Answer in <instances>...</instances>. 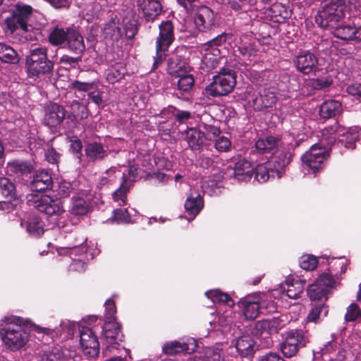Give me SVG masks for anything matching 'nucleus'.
Returning a JSON list of instances; mask_svg holds the SVG:
<instances>
[{
	"mask_svg": "<svg viewBox=\"0 0 361 361\" xmlns=\"http://www.w3.org/2000/svg\"><path fill=\"white\" fill-rule=\"evenodd\" d=\"M6 326L0 333L5 345L12 351L23 348L29 341L30 334L20 317H11L6 319Z\"/></svg>",
	"mask_w": 361,
	"mask_h": 361,
	"instance_id": "obj_1",
	"label": "nucleus"
},
{
	"mask_svg": "<svg viewBox=\"0 0 361 361\" xmlns=\"http://www.w3.org/2000/svg\"><path fill=\"white\" fill-rule=\"evenodd\" d=\"M346 6L343 0H329L315 16L316 23L322 27L331 30L336 27L345 17Z\"/></svg>",
	"mask_w": 361,
	"mask_h": 361,
	"instance_id": "obj_2",
	"label": "nucleus"
},
{
	"mask_svg": "<svg viewBox=\"0 0 361 361\" xmlns=\"http://www.w3.org/2000/svg\"><path fill=\"white\" fill-rule=\"evenodd\" d=\"M25 66L29 77L37 78L49 74L54 67L53 63L48 59L47 49L44 47L30 50L26 57Z\"/></svg>",
	"mask_w": 361,
	"mask_h": 361,
	"instance_id": "obj_3",
	"label": "nucleus"
},
{
	"mask_svg": "<svg viewBox=\"0 0 361 361\" xmlns=\"http://www.w3.org/2000/svg\"><path fill=\"white\" fill-rule=\"evenodd\" d=\"M235 85V72L232 69L224 68L218 75L213 77V81L207 87L206 91L212 97L223 96L231 92Z\"/></svg>",
	"mask_w": 361,
	"mask_h": 361,
	"instance_id": "obj_4",
	"label": "nucleus"
},
{
	"mask_svg": "<svg viewBox=\"0 0 361 361\" xmlns=\"http://www.w3.org/2000/svg\"><path fill=\"white\" fill-rule=\"evenodd\" d=\"M26 198L30 205L48 216H55L56 220L65 212L61 201L58 198L54 199L49 195H40L37 193L29 194Z\"/></svg>",
	"mask_w": 361,
	"mask_h": 361,
	"instance_id": "obj_5",
	"label": "nucleus"
},
{
	"mask_svg": "<svg viewBox=\"0 0 361 361\" xmlns=\"http://www.w3.org/2000/svg\"><path fill=\"white\" fill-rule=\"evenodd\" d=\"M174 39L173 26L171 21L163 22L159 25V35L156 42L157 54L154 56V68L159 66L166 56V51Z\"/></svg>",
	"mask_w": 361,
	"mask_h": 361,
	"instance_id": "obj_6",
	"label": "nucleus"
},
{
	"mask_svg": "<svg viewBox=\"0 0 361 361\" xmlns=\"http://www.w3.org/2000/svg\"><path fill=\"white\" fill-rule=\"evenodd\" d=\"M336 281L332 276L330 270L319 276L316 281L310 285L307 289V294L312 301H318L324 303L326 300V294L329 288H333Z\"/></svg>",
	"mask_w": 361,
	"mask_h": 361,
	"instance_id": "obj_7",
	"label": "nucleus"
},
{
	"mask_svg": "<svg viewBox=\"0 0 361 361\" xmlns=\"http://www.w3.org/2000/svg\"><path fill=\"white\" fill-rule=\"evenodd\" d=\"M225 42L226 36L221 35L204 44L201 47L202 63L207 71L216 68L219 64V60L221 59L219 47Z\"/></svg>",
	"mask_w": 361,
	"mask_h": 361,
	"instance_id": "obj_8",
	"label": "nucleus"
},
{
	"mask_svg": "<svg viewBox=\"0 0 361 361\" xmlns=\"http://www.w3.org/2000/svg\"><path fill=\"white\" fill-rule=\"evenodd\" d=\"M329 155V149L314 144L302 156L301 159L310 171L316 173L324 166V161Z\"/></svg>",
	"mask_w": 361,
	"mask_h": 361,
	"instance_id": "obj_9",
	"label": "nucleus"
},
{
	"mask_svg": "<svg viewBox=\"0 0 361 361\" xmlns=\"http://www.w3.org/2000/svg\"><path fill=\"white\" fill-rule=\"evenodd\" d=\"M32 8L25 4H18L12 15L6 19V25L11 33L18 29L23 31L27 30V20L32 14Z\"/></svg>",
	"mask_w": 361,
	"mask_h": 361,
	"instance_id": "obj_10",
	"label": "nucleus"
},
{
	"mask_svg": "<svg viewBox=\"0 0 361 361\" xmlns=\"http://www.w3.org/2000/svg\"><path fill=\"white\" fill-rule=\"evenodd\" d=\"M291 158L292 153L290 150L282 147L276 149L268 158L269 161L267 162L269 167L274 169L278 178L282 176L283 169L289 164Z\"/></svg>",
	"mask_w": 361,
	"mask_h": 361,
	"instance_id": "obj_11",
	"label": "nucleus"
},
{
	"mask_svg": "<svg viewBox=\"0 0 361 361\" xmlns=\"http://www.w3.org/2000/svg\"><path fill=\"white\" fill-rule=\"evenodd\" d=\"M293 63L296 69L303 74L315 73L318 69V59L310 51H300L293 59Z\"/></svg>",
	"mask_w": 361,
	"mask_h": 361,
	"instance_id": "obj_12",
	"label": "nucleus"
},
{
	"mask_svg": "<svg viewBox=\"0 0 361 361\" xmlns=\"http://www.w3.org/2000/svg\"><path fill=\"white\" fill-rule=\"evenodd\" d=\"M242 314L247 319H255L260 313V295H249L238 302Z\"/></svg>",
	"mask_w": 361,
	"mask_h": 361,
	"instance_id": "obj_13",
	"label": "nucleus"
},
{
	"mask_svg": "<svg viewBox=\"0 0 361 361\" xmlns=\"http://www.w3.org/2000/svg\"><path fill=\"white\" fill-rule=\"evenodd\" d=\"M80 341L85 354L90 357H94L98 355L99 342L89 327L82 326L80 329Z\"/></svg>",
	"mask_w": 361,
	"mask_h": 361,
	"instance_id": "obj_14",
	"label": "nucleus"
},
{
	"mask_svg": "<svg viewBox=\"0 0 361 361\" xmlns=\"http://www.w3.org/2000/svg\"><path fill=\"white\" fill-rule=\"evenodd\" d=\"M121 326L116 320H106L103 326L102 336L106 343V348L122 341Z\"/></svg>",
	"mask_w": 361,
	"mask_h": 361,
	"instance_id": "obj_15",
	"label": "nucleus"
},
{
	"mask_svg": "<svg viewBox=\"0 0 361 361\" xmlns=\"http://www.w3.org/2000/svg\"><path fill=\"white\" fill-rule=\"evenodd\" d=\"M345 132V128L336 123L333 126L324 128L320 132V135H318L320 139L319 143L317 144L329 149V147L334 145L338 140V137L343 135Z\"/></svg>",
	"mask_w": 361,
	"mask_h": 361,
	"instance_id": "obj_16",
	"label": "nucleus"
},
{
	"mask_svg": "<svg viewBox=\"0 0 361 361\" xmlns=\"http://www.w3.org/2000/svg\"><path fill=\"white\" fill-rule=\"evenodd\" d=\"M204 207V202L200 192L191 190L185 202L186 219L192 221L200 212Z\"/></svg>",
	"mask_w": 361,
	"mask_h": 361,
	"instance_id": "obj_17",
	"label": "nucleus"
},
{
	"mask_svg": "<svg viewBox=\"0 0 361 361\" xmlns=\"http://www.w3.org/2000/svg\"><path fill=\"white\" fill-rule=\"evenodd\" d=\"M197 347L196 340L190 338H188L185 343H181L177 341L167 343L163 346V351L164 353L171 355L182 352L190 354L193 353Z\"/></svg>",
	"mask_w": 361,
	"mask_h": 361,
	"instance_id": "obj_18",
	"label": "nucleus"
},
{
	"mask_svg": "<svg viewBox=\"0 0 361 361\" xmlns=\"http://www.w3.org/2000/svg\"><path fill=\"white\" fill-rule=\"evenodd\" d=\"M194 23L200 31L209 30L214 24V14L209 7L201 6L196 13Z\"/></svg>",
	"mask_w": 361,
	"mask_h": 361,
	"instance_id": "obj_19",
	"label": "nucleus"
},
{
	"mask_svg": "<svg viewBox=\"0 0 361 361\" xmlns=\"http://www.w3.org/2000/svg\"><path fill=\"white\" fill-rule=\"evenodd\" d=\"M137 6L147 21H153L162 11L159 0H138Z\"/></svg>",
	"mask_w": 361,
	"mask_h": 361,
	"instance_id": "obj_20",
	"label": "nucleus"
},
{
	"mask_svg": "<svg viewBox=\"0 0 361 361\" xmlns=\"http://www.w3.org/2000/svg\"><path fill=\"white\" fill-rule=\"evenodd\" d=\"M66 116L65 109L63 106L52 104L49 105L44 116V123L50 127H56L59 125Z\"/></svg>",
	"mask_w": 361,
	"mask_h": 361,
	"instance_id": "obj_21",
	"label": "nucleus"
},
{
	"mask_svg": "<svg viewBox=\"0 0 361 361\" xmlns=\"http://www.w3.org/2000/svg\"><path fill=\"white\" fill-rule=\"evenodd\" d=\"M238 43V50L245 59H249L256 54V42L251 34L240 36Z\"/></svg>",
	"mask_w": 361,
	"mask_h": 361,
	"instance_id": "obj_22",
	"label": "nucleus"
},
{
	"mask_svg": "<svg viewBox=\"0 0 361 361\" xmlns=\"http://www.w3.org/2000/svg\"><path fill=\"white\" fill-rule=\"evenodd\" d=\"M102 32L105 38L111 40H118L121 37V27L119 18L116 15L111 16L110 20L104 24Z\"/></svg>",
	"mask_w": 361,
	"mask_h": 361,
	"instance_id": "obj_23",
	"label": "nucleus"
},
{
	"mask_svg": "<svg viewBox=\"0 0 361 361\" xmlns=\"http://www.w3.org/2000/svg\"><path fill=\"white\" fill-rule=\"evenodd\" d=\"M253 166L250 161L245 159L238 161L234 169V176L239 181L247 182L252 176Z\"/></svg>",
	"mask_w": 361,
	"mask_h": 361,
	"instance_id": "obj_24",
	"label": "nucleus"
},
{
	"mask_svg": "<svg viewBox=\"0 0 361 361\" xmlns=\"http://www.w3.org/2000/svg\"><path fill=\"white\" fill-rule=\"evenodd\" d=\"M279 143V140L272 136L260 138L255 143V153L264 155L268 159Z\"/></svg>",
	"mask_w": 361,
	"mask_h": 361,
	"instance_id": "obj_25",
	"label": "nucleus"
},
{
	"mask_svg": "<svg viewBox=\"0 0 361 361\" xmlns=\"http://www.w3.org/2000/svg\"><path fill=\"white\" fill-rule=\"evenodd\" d=\"M52 185L51 176L45 171L37 173L30 183L32 191L42 192L49 188Z\"/></svg>",
	"mask_w": 361,
	"mask_h": 361,
	"instance_id": "obj_26",
	"label": "nucleus"
},
{
	"mask_svg": "<svg viewBox=\"0 0 361 361\" xmlns=\"http://www.w3.org/2000/svg\"><path fill=\"white\" fill-rule=\"evenodd\" d=\"M281 288L286 296L291 299L298 298L304 290V283L300 279H287Z\"/></svg>",
	"mask_w": 361,
	"mask_h": 361,
	"instance_id": "obj_27",
	"label": "nucleus"
},
{
	"mask_svg": "<svg viewBox=\"0 0 361 361\" xmlns=\"http://www.w3.org/2000/svg\"><path fill=\"white\" fill-rule=\"evenodd\" d=\"M186 140L192 149H197L204 144L205 136L200 127V128H190L186 132Z\"/></svg>",
	"mask_w": 361,
	"mask_h": 361,
	"instance_id": "obj_28",
	"label": "nucleus"
},
{
	"mask_svg": "<svg viewBox=\"0 0 361 361\" xmlns=\"http://www.w3.org/2000/svg\"><path fill=\"white\" fill-rule=\"evenodd\" d=\"M68 37L67 44L70 50L75 54H81L85 51L83 37L78 32L71 30L69 31Z\"/></svg>",
	"mask_w": 361,
	"mask_h": 361,
	"instance_id": "obj_29",
	"label": "nucleus"
},
{
	"mask_svg": "<svg viewBox=\"0 0 361 361\" xmlns=\"http://www.w3.org/2000/svg\"><path fill=\"white\" fill-rule=\"evenodd\" d=\"M341 111V104L336 100L324 102L320 106L319 114L324 118H329L338 114Z\"/></svg>",
	"mask_w": 361,
	"mask_h": 361,
	"instance_id": "obj_30",
	"label": "nucleus"
},
{
	"mask_svg": "<svg viewBox=\"0 0 361 361\" xmlns=\"http://www.w3.org/2000/svg\"><path fill=\"white\" fill-rule=\"evenodd\" d=\"M309 341L307 332L302 330H291L287 332L285 342L294 344L298 348L304 347Z\"/></svg>",
	"mask_w": 361,
	"mask_h": 361,
	"instance_id": "obj_31",
	"label": "nucleus"
},
{
	"mask_svg": "<svg viewBox=\"0 0 361 361\" xmlns=\"http://www.w3.org/2000/svg\"><path fill=\"white\" fill-rule=\"evenodd\" d=\"M89 207L88 203L82 197L73 196L71 199L69 212L75 216H83L87 213Z\"/></svg>",
	"mask_w": 361,
	"mask_h": 361,
	"instance_id": "obj_32",
	"label": "nucleus"
},
{
	"mask_svg": "<svg viewBox=\"0 0 361 361\" xmlns=\"http://www.w3.org/2000/svg\"><path fill=\"white\" fill-rule=\"evenodd\" d=\"M189 361H224L221 360V352L219 349L207 348L202 353H198L190 357Z\"/></svg>",
	"mask_w": 361,
	"mask_h": 361,
	"instance_id": "obj_33",
	"label": "nucleus"
},
{
	"mask_svg": "<svg viewBox=\"0 0 361 361\" xmlns=\"http://www.w3.org/2000/svg\"><path fill=\"white\" fill-rule=\"evenodd\" d=\"M255 342L249 336L239 338L235 344V349L241 356H248L254 351Z\"/></svg>",
	"mask_w": 361,
	"mask_h": 361,
	"instance_id": "obj_34",
	"label": "nucleus"
},
{
	"mask_svg": "<svg viewBox=\"0 0 361 361\" xmlns=\"http://www.w3.org/2000/svg\"><path fill=\"white\" fill-rule=\"evenodd\" d=\"M202 192L209 196L218 195L221 192L222 183L212 178H204L201 181Z\"/></svg>",
	"mask_w": 361,
	"mask_h": 361,
	"instance_id": "obj_35",
	"label": "nucleus"
},
{
	"mask_svg": "<svg viewBox=\"0 0 361 361\" xmlns=\"http://www.w3.org/2000/svg\"><path fill=\"white\" fill-rule=\"evenodd\" d=\"M276 172L271 167H269L268 162L262 164H258L255 167V178L259 183H265L269 180L270 178H275Z\"/></svg>",
	"mask_w": 361,
	"mask_h": 361,
	"instance_id": "obj_36",
	"label": "nucleus"
},
{
	"mask_svg": "<svg viewBox=\"0 0 361 361\" xmlns=\"http://www.w3.org/2000/svg\"><path fill=\"white\" fill-rule=\"evenodd\" d=\"M71 115L77 122H82L89 116V111L86 105L73 101L70 105Z\"/></svg>",
	"mask_w": 361,
	"mask_h": 361,
	"instance_id": "obj_37",
	"label": "nucleus"
},
{
	"mask_svg": "<svg viewBox=\"0 0 361 361\" xmlns=\"http://www.w3.org/2000/svg\"><path fill=\"white\" fill-rule=\"evenodd\" d=\"M85 151L86 156L91 160L103 159L107 154L103 146L97 142L87 143Z\"/></svg>",
	"mask_w": 361,
	"mask_h": 361,
	"instance_id": "obj_38",
	"label": "nucleus"
},
{
	"mask_svg": "<svg viewBox=\"0 0 361 361\" xmlns=\"http://www.w3.org/2000/svg\"><path fill=\"white\" fill-rule=\"evenodd\" d=\"M328 312V307L324 303H319L312 307L307 316V322L318 323L326 317Z\"/></svg>",
	"mask_w": 361,
	"mask_h": 361,
	"instance_id": "obj_39",
	"label": "nucleus"
},
{
	"mask_svg": "<svg viewBox=\"0 0 361 361\" xmlns=\"http://www.w3.org/2000/svg\"><path fill=\"white\" fill-rule=\"evenodd\" d=\"M205 295L213 302L225 304L230 307H233L235 304L234 301L227 293H223L219 289L207 291Z\"/></svg>",
	"mask_w": 361,
	"mask_h": 361,
	"instance_id": "obj_40",
	"label": "nucleus"
},
{
	"mask_svg": "<svg viewBox=\"0 0 361 361\" xmlns=\"http://www.w3.org/2000/svg\"><path fill=\"white\" fill-rule=\"evenodd\" d=\"M337 38L343 40H353L355 38V27L350 25H343L341 22L336 27L330 30Z\"/></svg>",
	"mask_w": 361,
	"mask_h": 361,
	"instance_id": "obj_41",
	"label": "nucleus"
},
{
	"mask_svg": "<svg viewBox=\"0 0 361 361\" xmlns=\"http://www.w3.org/2000/svg\"><path fill=\"white\" fill-rule=\"evenodd\" d=\"M130 188L128 181L126 180V176H124V181H122L120 188L112 194L113 200L118 206H123L127 204V193Z\"/></svg>",
	"mask_w": 361,
	"mask_h": 361,
	"instance_id": "obj_42",
	"label": "nucleus"
},
{
	"mask_svg": "<svg viewBox=\"0 0 361 361\" xmlns=\"http://www.w3.org/2000/svg\"><path fill=\"white\" fill-rule=\"evenodd\" d=\"M345 133L343 135L338 137V143L342 144L347 149H354L355 142L358 138V134L355 129L345 128Z\"/></svg>",
	"mask_w": 361,
	"mask_h": 361,
	"instance_id": "obj_43",
	"label": "nucleus"
},
{
	"mask_svg": "<svg viewBox=\"0 0 361 361\" xmlns=\"http://www.w3.org/2000/svg\"><path fill=\"white\" fill-rule=\"evenodd\" d=\"M27 232L35 237H39L44 233V226L38 217L33 216L25 223Z\"/></svg>",
	"mask_w": 361,
	"mask_h": 361,
	"instance_id": "obj_44",
	"label": "nucleus"
},
{
	"mask_svg": "<svg viewBox=\"0 0 361 361\" xmlns=\"http://www.w3.org/2000/svg\"><path fill=\"white\" fill-rule=\"evenodd\" d=\"M72 29L56 27L49 35V42L54 45H59L63 44L65 41H67L68 35H69V31Z\"/></svg>",
	"mask_w": 361,
	"mask_h": 361,
	"instance_id": "obj_45",
	"label": "nucleus"
},
{
	"mask_svg": "<svg viewBox=\"0 0 361 361\" xmlns=\"http://www.w3.org/2000/svg\"><path fill=\"white\" fill-rule=\"evenodd\" d=\"M0 60L6 63H13L17 61V53L10 46L0 43Z\"/></svg>",
	"mask_w": 361,
	"mask_h": 361,
	"instance_id": "obj_46",
	"label": "nucleus"
},
{
	"mask_svg": "<svg viewBox=\"0 0 361 361\" xmlns=\"http://www.w3.org/2000/svg\"><path fill=\"white\" fill-rule=\"evenodd\" d=\"M0 192L6 198H13L16 196L14 184L6 178H0Z\"/></svg>",
	"mask_w": 361,
	"mask_h": 361,
	"instance_id": "obj_47",
	"label": "nucleus"
},
{
	"mask_svg": "<svg viewBox=\"0 0 361 361\" xmlns=\"http://www.w3.org/2000/svg\"><path fill=\"white\" fill-rule=\"evenodd\" d=\"M179 78L178 81V87L180 91L188 92L190 91L194 85V78L190 74L180 73V75H177Z\"/></svg>",
	"mask_w": 361,
	"mask_h": 361,
	"instance_id": "obj_48",
	"label": "nucleus"
},
{
	"mask_svg": "<svg viewBox=\"0 0 361 361\" xmlns=\"http://www.w3.org/2000/svg\"><path fill=\"white\" fill-rule=\"evenodd\" d=\"M72 190L71 185L67 181H59L57 185H54L53 192L59 200L60 198L68 197Z\"/></svg>",
	"mask_w": 361,
	"mask_h": 361,
	"instance_id": "obj_49",
	"label": "nucleus"
},
{
	"mask_svg": "<svg viewBox=\"0 0 361 361\" xmlns=\"http://www.w3.org/2000/svg\"><path fill=\"white\" fill-rule=\"evenodd\" d=\"M299 264L302 269L311 271L317 267L318 260L312 255H303L299 259Z\"/></svg>",
	"mask_w": 361,
	"mask_h": 361,
	"instance_id": "obj_50",
	"label": "nucleus"
},
{
	"mask_svg": "<svg viewBox=\"0 0 361 361\" xmlns=\"http://www.w3.org/2000/svg\"><path fill=\"white\" fill-rule=\"evenodd\" d=\"M46 361H75L69 355L67 350H54L47 355Z\"/></svg>",
	"mask_w": 361,
	"mask_h": 361,
	"instance_id": "obj_51",
	"label": "nucleus"
},
{
	"mask_svg": "<svg viewBox=\"0 0 361 361\" xmlns=\"http://www.w3.org/2000/svg\"><path fill=\"white\" fill-rule=\"evenodd\" d=\"M247 99L248 100L249 104L255 109L262 110L266 108L262 93H256L255 92L252 93L249 92Z\"/></svg>",
	"mask_w": 361,
	"mask_h": 361,
	"instance_id": "obj_52",
	"label": "nucleus"
},
{
	"mask_svg": "<svg viewBox=\"0 0 361 361\" xmlns=\"http://www.w3.org/2000/svg\"><path fill=\"white\" fill-rule=\"evenodd\" d=\"M10 170L13 172H20L21 173H30L32 170L31 164L26 161H13L8 164Z\"/></svg>",
	"mask_w": 361,
	"mask_h": 361,
	"instance_id": "obj_53",
	"label": "nucleus"
},
{
	"mask_svg": "<svg viewBox=\"0 0 361 361\" xmlns=\"http://www.w3.org/2000/svg\"><path fill=\"white\" fill-rule=\"evenodd\" d=\"M73 255H70L69 257H66L65 260L66 262H70L73 261V262L69 266V270L73 271L82 272L85 269V263L83 261V257L79 259H73Z\"/></svg>",
	"mask_w": 361,
	"mask_h": 361,
	"instance_id": "obj_54",
	"label": "nucleus"
},
{
	"mask_svg": "<svg viewBox=\"0 0 361 361\" xmlns=\"http://www.w3.org/2000/svg\"><path fill=\"white\" fill-rule=\"evenodd\" d=\"M200 128L202 132H204L205 141L215 139L219 135L221 132L219 128L211 125L203 124Z\"/></svg>",
	"mask_w": 361,
	"mask_h": 361,
	"instance_id": "obj_55",
	"label": "nucleus"
},
{
	"mask_svg": "<svg viewBox=\"0 0 361 361\" xmlns=\"http://www.w3.org/2000/svg\"><path fill=\"white\" fill-rule=\"evenodd\" d=\"M183 65L180 63L178 58H171L168 62V71L169 74L173 75H180V73H183Z\"/></svg>",
	"mask_w": 361,
	"mask_h": 361,
	"instance_id": "obj_56",
	"label": "nucleus"
},
{
	"mask_svg": "<svg viewBox=\"0 0 361 361\" xmlns=\"http://www.w3.org/2000/svg\"><path fill=\"white\" fill-rule=\"evenodd\" d=\"M361 315V311L357 304L353 302L347 308L345 319L347 322H353Z\"/></svg>",
	"mask_w": 361,
	"mask_h": 361,
	"instance_id": "obj_57",
	"label": "nucleus"
},
{
	"mask_svg": "<svg viewBox=\"0 0 361 361\" xmlns=\"http://www.w3.org/2000/svg\"><path fill=\"white\" fill-rule=\"evenodd\" d=\"M231 146V140L226 136H220L215 141V148L219 152H228Z\"/></svg>",
	"mask_w": 361,
	"mask_h": 361,
	"instance_id": "obj_58",
	"label": "nucleus"
},
{
	"mask_svg": "<svg viewBox=\"0 0 361 361\" xmlns=\"http://www.w3.org/2000/svg\"><path fill=\"white\" fill-rule=\"evenodd\" d=\"M62 251L64 252L66 254H69V255H80V258L83 257L84 259H87V257H84V255L87 253V249L86 244L84 245L83 243H82L80 245H75L73 247L71 248H66L63 250Z\"/></svg>",
	"mask_w": 361,
	"mask_h": 361,
	"instance_id": "obj_59",
	"label": "nucleus"
},
{
	"mask_svg": "<svg viewBox=\"0 0 361 361\" xmlns=\"http://www.w3.org/2000/svg\"><path fill=\"white\" fill-rule=\"evenodd\" d=\"M113 219L118 223H129L130 217L126 209H116L114 210Z\"/></svg>",
	"mask_w": 361,
	"mask_h": 361,
	"instance_id": "obj_60",
	"label": "nucleus"
},
{
	"mask_svg": "<svg viewBox=\"0 0 361 361\" xmlns=\"http://www.w3.org/2000/svg\"><path fill=\"white\" fill-rule=\"evenodd\" d=\"M94 84V82H82L78 80H75L73 82H71L70 87L78 91L88 92L93 88Z\"/></svg>",
	"mask_w": 361,
	"mask_h": 361,
	"instance_id": "obj_61",
	"label": "nucleus"
},
{
	"mask_svg": "<svg viewBox=\"0 0 361 361\" xmlns=\"http://www.w3.org/2000/svg\"><path fill=\"white\" fill-rule=\"evenodd\" d=\"M298 349L299 348H298L296 345H294V344L288 343L285 341L281 345V351L286 357H291L294 356L297 353Z\"/></svg>",
	"mask_w": 361,
	"mask_h": 361,
	"instance_id": "obj_62",
	"label": "nucleus"
},
{
	"mask_svg": "<svg viewBox=\"0 0 361 361\" xmlns=\"http://www.w3.org/2000/svg\"><path fill=\"white\" fill-rule=\"evenodd\" d=\"M264 322L268 334L275 333L281 328L280 321L277 318L274 317L269 319H264Z\"/></svg>",
	"mask_w": 361,
	"mask_h": 361,
	"instance_id": "obj_63",
	"label": "nucleus"
},
{
	"mask_svg": "<svg viewBox=\"0 0 361 361\" xmlns=\"http://www.w3.org/2000/svg\"><path fill=\"white\" fill-rule=\"evenodd\" d=\"M106 320H115L114 315L116 312L114 302L111 299H109L105 302Z\"/></svg>",
	"mask_w": 361,
	"mask_h": 361,
	"instance_id": "obj_64",
	"label": "nucleus"
}]
</instances>
